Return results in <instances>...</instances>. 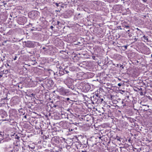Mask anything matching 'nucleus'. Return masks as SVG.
I'll use <instances>...</instances> for the list:
<instances>
[{
	"label": "nucleus",
	"mask_w": 152,
	"mask_h": 152,
	"mask_svg": "<svg viewBox=\"0 0 152 152\" xmlns=\"http://www.w3.org/2000/svg\"><path fill=\"white\" fill-rule=\"evenodd\" d=\"M16 59V58H15L14 59V60H15Z\"/></svg>",
	"instance_id": "nucleus-12"
},
{
	"label": "nucleus",
	"mask_w": 152,
	"mask_h": 152,
	"mask_svg": "<svg viewBox=\"0 0 152 152\" xmlns=\"http://www.w3.org/2000/svg\"><path fill=\"white\" fill-rule=\"evenodd\" d=\"M53 28V26H51V28Z\"/></svg>",
	"instance_id": "nucleus-10"
},
{
	"label": "nucleus",
	"mask_w": 152,
	"mask_h": 152,
	"mask_svg": "<svg viewBox=\"0 0 152 152\" xmlns=\"http://www.w3.org/2000/svg\"><path fill=\"white\" fill-rule=\"evenodd\" d=\"M26 45L28 47H33L34 46V42L28 41L26 42Z\"/></svg>",
	"instance_id": "nucleus-3"
},
{
	"label": "nucleus",
	"mask_w": 152,
	"mask_h": 152,
	"mask_svg": "<svg viewBox=\"0 0 152 152\" xmlns=\"http://www.w3.org/2000/svg\"><path fill=\"white\" fill-rule=\"evenodd\" d=\"M39 13L37 11H33L28 13L29 17L33 19H35L38 17Z\"/></svg>",
	"instance_id": "nucleus-1"
},
{
	"label": "nucleus",
	"mask_w": 152,
	"mask_h": 152,
	"mask_svg": "<svg viewBox=\"0 0 152 152\" xmlns=\"http://www.w3.org/2000/svg\"><path fill=\"white\" fill-rule=\"evenodd\" d=\"M144 2H145L147 0H142Z\"/></svg>",
	"instance_id": "nucleus-9"
},
{
	"label": "nucleus",
	"mask_w": 152,
	"mask_h": 152,
	"mask_svg": "<svg viewBox=\"0 0 152 152\" xmlns=\"http://www.w3.org/2000/svg\"><path fill=\"white\" fill-rule=\"evenodd\" d=\"M58 89L60 93L62 95H65L67 93L66 91L63 88H61Z\"/></svg>",
	"instance_id": "nucleus-2"
},
{
	"label": "nucleus",
	"mask_w": 152,
	"mask_h": 152,
	"mask_svg": "<svg viewBox=\"0 0 152 152\" xmlns=\"http://www.w3.org/2000/svg\"><path fill=\"white\" fill-rule=\"evenodd\" d=\"M142 40L144 41L145 42H148V39L147 37L145 36H144L142 38Z\"/></svg>",
	"instance_id": "nucleus-4"
},
{
	"label": "nucleus",
	"mask_w": 152,
	"mask_h": 152,
	"mask_svg": "<svg viewBox=\"0 0 152 152\" xmlns=\"http://www.w3.org/2000/svg\"><path fill=\"white\" fill-rule=\"evenodd\" d=\"M117 139V140H120V139Z\"/></svg>",
	"instance_id": "nucleus-11"
},
{
	"label": "nucleus",
	"mask_w": 152,
	"mask_h": 152,
	"mask_svg": "<svg viewBox=\"0 0 152 152\" xmlns=\"http://www.w3.org/2000/svg\"><path fill=\"white\" fill-rule=\"evenodd\" d=\"M129 37H131L132 35L131 34H129Z\"/></svg>",
	"instance_id": "nucleus-7"
},
{
	"label": "nucleus",
	"mask_w": 152,
	"mask_h": 152,
	"mask_svg": "<svg viewBox=\"0 0 152 152\" xmlns=\"http://www.w3.org/2000/svg\"><path fill=\"white\" fill-rule=\"evenodd\" d=\"M121 84L120 83H118V86H121Z\"/></svg>",
	"instance_id": "nucleus-5"
},
{
	"label": "nucleus",
	"mask_w": 152,
	"mask_h": 152,
	"mask_svg": "<svg viewBox=\"0 0 152 152\" xmlns=\"http://www.w3.org/2000/svg\"><path fill=\"white\" fill-rule=\"evenodd\" d=\"M69 98H67V100H69Z\"/></svg>",
	"instance_id": "nucleus-8"
},
{
	"label": "nucleus",
	"mask_w": 152,
	"mask_h": 152,
	"mask_svg": "<svg viewBox=\"0 0 152 152\" xmlns=\"http://www.w3.org/2000/svg\"><path fill=\"white\" fill-rule=\"evenodd\" d=\"M56 4L57 7H58V3H56Z\"/></svg>",
	"instance_id": "nucleus-6"
}]
</instances>
